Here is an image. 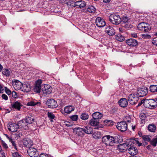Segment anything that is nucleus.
Here are the masks:
<instances>
[{"instance_id": "nucleus-55", "label": "nucleus", "mask_w": 157, "mask_h": 157, "mask_svg": "<svg viewBox=\"0 0 157 157\" xmlns=\"http://www.w3.org/2000/svg\"><path fill=\"white\" fill-rule=\"evenodd\" d=\"M131 36L132 37L136 38L137 37V34L136 33H133L131 34Z\"/></svg>"}, {"instance_id": "nucleus-54", "label": "nucleus", "mask_w": 157, "mask_h": 157, "mask_svg": "<svg viewBox=\"0 0 157 157\" xmlns=\"http://www.w3.org/2000/svg\"><path fill=\"white\" fill-rule=\"evenodd\" d=\"M39 157H48L47 154L41 153L40 154Z\"/></svg>"}, {"instance_id": "nucleus-33", "label": "nucleus", "mask_w": 157, "mask_h": 157, "mask_svg": "<svg viewBox=\"0 0 157 157\" xmlns=\"http://www.w3.org/2000/svg\"><path fill=\"white\" fill-rule=\"evenodd\" d=\"M116 39L120 41H122L125 40V38L124 36H122L120 34H118L115 36Z\"/></svg>"}, {"instance_id": "nucleus-17", "label": "nucleus", "mask_w": 157, "mask_h": 157, "mask_svg": "<svg viewBox=\"0 0 157 157\" xmlns=\"http://www.w3.org/2000/svg\"><path fill=\"white\" fill-rule=\"evenodd\" d=\"M21 106V103L18 101L13 102L11 105V107L12 109H15L18 111L20 110Z\"/></svg>"}, {"instance_id": "nucleus-64", "label": "nucleus", "mask_w": 157, "mask_h": 157, "mask_svg": "<svg viewBox=\"0 0 157 157\" xmlns=\"http://www.w3.org/2000/svg\"><path fill=\"white\" fill-rule=\"evenodd\" d=\"M119 30L120 32H122V28H119Z\"/></svg>"}, {"instance_id": "nucleus-34", "label": "nucleus", "mask_w": 157, "mask_h": 157, "mask_svg": "<svg viewBox=\"0 0 157 157\" xmlns=\"http://www.w3.org/2000/svg\"><path fill=\"white\" fill-rule=\"evenodd\" d=\"M96 11V9L93 6H90L86 9V12L93 13Z\"/></svg>"}, {"instance_id": "nucleus-37", "label": "nucleus", "mask_w": 157, "mask_h": 157, "mask_svg": "<svg viewBox=\"0 0 157 157\" xmlns=\"http://www.w3.org/2000/svg\"><path fill=\"white\" fill-rule=\"evenodd\" d=\"M47 115L48 117L51 119V121H52V119H53L55 118V116L53 113L52 112H48L47 114Z\"/></svg>"}, {"instance_id": "nucleus-11", "label": "nucleus", "mask_w": 157, "mask_h": 157, "mask_svg": "<svg viewBox=\"0 0 157 157\" xmlns=\"http://www.w3.org/2000/svg\"><path fill=\"white\" fill-rule=\"evenodd\" d=\"M130 142L128 143H124L119 145L117 147V149L121 152H124L127 150L129 147Z\"/></svg>"}, {"instance_id": "nucleus-24", "label": "nucleus", "mask_w": 157, "mask_h": 157, "mask_svg": "<svg viewBox=\"0 0 157 157\" xmlns=\"http://www.w3.org/2000/svg\"><path fill=\"white\" fill-rule=\"evenodd\" d=\"M74 131L78 136H83L84 133L83 128L79 127L75 128L74 130Z\"/></svg>"}, {"instance_id": "nucleus-44", "label": "nucleus", "mask_w": 157, "mask_h": 157, "mask_svg": "<svg viewBox=\"0 0 157 157\" xmlns=\"http://www.w3.org/2000/svg\"><path fill=\"white\" fill-rule=\"evenodd\" d=\"M23 144L25 146L29 148L30 147L29 146L31 145L28 142V141L27 140H24L23 141Z\"/></svg>"}, {"instance_id": "nucleus-18", "label": "nucleus", "mask_w": 157, "mask_h": 157, "mask_svg": "<svg viewBox=\"0 0 157 157\" xmlns=\"http://www.w3.org/2000/svg\"><path fill=\"white\" fill-rule=\"evenodd\" d=\"M44 94H49L52 91V88L49 85L45 84L44 85V89L42 90Z\"/></svg>"}, {"instance_id": "nucleus-29", "label": "nucleus", "mask_w": 157, "mask_h": 157, "mask_svg": "<svg viewBox=\"0 0 157 157\" xmlns=\"http://www.w3.org/2000/svg\"><path fill=\"white\" fill-rule=\"evenodd\" d=\"M102 114L99 112H96L92 114L93 117L96 119L99 120L102 117Z\"/></svg>"}, {"instance_id": "nucleus-8", "label": "nucleus", "mask_w": 157, "mask_h": 157, "mask_svg": "<svg viewBox=\"0 0 157 157\" xmlns=\"http://www.w3.org/2000/svg\"><path fill=\"white\" fill-rule=\"evenodd\" d=\"M27 153L31 157H37L39 155L37 150L33 147H29Z\"/></svg>"}, {"instance_id": "nucleus-48", "label": "nucleus", "mask_w": 157, "mask_h": 157, "mask_svg": "<svg viewBox=\"0 0 157 157\" xmlns=\"http://www.w3.org/2000/svg\"><path fill=\"white\" fill-rule=\"evenodd\" d=\"M13 157H22L17 152H15L13 154Z\"/></svg>"}, {"instance_id": "nucleus-10", "label": "nucleus", "mask_w": 157, "mask_h": 157, "mask_svg": "<svg viewBox=\"0 0 157 157\" xmlns=\"http://www.w3.org/2000/svg\"><path fill=\"white\" fill-rule=\"evenodd\" d=\"M42 82V81L40 79H39L36 82L33 88V90L34 92L36 93H40V92L41 90V84Z\"/></svg>"}, {"instance_id": "nucleus-22", "label": "nucleus", "mask_w": 157, "mask_h": 157, "mask_svg": "<svg viewBox=\"0 0 157 157\" xmlns=\"http://www.w3.org/2000/svg\"><path fill=\"white\" fill-rule=\"evenodd\" d=\"M32 86L29 83H26L23 85L21 90L24 92H29L31 89Z\"/></svg>"}, {"instance_id": "nucleus-40", "label": "nucleus", "mask_w": 157, "mask_h": 157, "mask_svg": "<svg viewBox=\"0 0 157 157\" xmlns=\"http://www.w3.org/2000/svg\"><path fill=\"white\" fill-rule=\"evenodd\" d=\"M100 133L98 132H94L92 135L93 138L95 139H98L99 138Z\"/></svg>"}, {"instance_id": "nucleus-62", "label": "nucleus", "mask_w": 157, "mask_h": 157, "mask_svg": "<svg viewBox=\"0 0 157 157\" xmlns=\"http://www.w3.org/2000/svg\"><path fill=\"white\" fill-rule=\"evenodd\" d=\"M3 68L2 66L1 65V64H0V71H1Z\"/></svg>"}, {"instance_id": "nucleus-32", "label": "nucleus", "mask_w": 157, "mask_h": 157, "mask_svg": "<svg viewBox=\"0 0 157 157\" xmlns=\"http://www.w3.org/2000/svg\"><path fill=\"white\" fill-rule=\"evenodd\" d=\"M156 126L153 124H149L148 126V130L151 132H155L156 130Z\"/></svg>"}, {"instance_id": "nucleus-28", "label": "nucleus", "mask_w": 157, "mask_h": 157, "mask_svg": "<svg viewBox=\"0 0 157 157\" xmlns=\"http://www.w3.org/2000/svg\"><path fill=\"white\" fill-rule=\"evenodd\" d=\"M121 137L119 135H117L115 136H113V140L114 144L121 142Z\"/></svg>"}, {"instance_id": "nucleus-51", "label": "nucleus", "mask_w": 157, "mask_h": 157, "mask_svg": "<svg viewBox=\"0 0 157 157\" xmlns=\"http://www.w3.org/2000/svg\"><path fill=\"white\" fill-rule=\"evenodd\" d=\"M12 95L13 98H17V96L16 93L15 91H13L11 93Z\"/></svg>"}, {"instance_id": "nucleus-53", "label": "nucleus", "mask_w": 157, "mask_h": 157, "mask_svg": "<svg viewBox=\"0 0 157 157\" xmlns=\"http://www.w3.org/2000/svg\"><path fill=\"white\" fill-rule=\"evenodd\" d=\"M2 97L3 99L6 100L8 99L7 96L5 94H3L2 95Z\"/></svg>"}, {"instance_id": "nucleus-31", "label": "nucleus", "mask_w": 157, "mask_h": 157, "mask_svg": "<svg viewBox=\"0 0 157 157\" xmlns=\"http://www.w3.org/2000/svg\"><path fill=\"white\" fill-rule=\"evenodd\" d=\"M40 104V102L38 101H37L36 100H32L31 101L27 103V105L28 106H35L37 105H39Z\"/></svg>"}, {"instance_id": "nucleus-36", "label": "nucleus", "mask_w": 157, "mask_h": 157, "mask_svg": "<svg viewBox=\"0 0 157 157\" xmlns=\"http://www.w3.org/2000/svg\"><path fill=\"white\" fill-rule=\"evenodd\" d=\"M150 90L152 92H157V85H151L150 87Z\"/></svg>"}, {"instance_id": "nucleus-16", "label": "nucleus", "mask_w": 157, "mask_h": 157, "mask_svg": "<svg viewBox=\"0 0 157 157\" xmlns=\"http://www.w3.org/2000/svg\"><path fill=\"white\" fill-rule=\"evenodd\" d=\"M74 109V107L69 105L66 106L65 107L63 110L61 109L60 111L62 113H70L71 112L73 111Z\"/></svg>"}, {"instance_id": "nucleus-61", "label": "nucleus", "mask_w": 157, "mask_h": 157, "mask_svg": "<svg viewBox=\"0 0 157 157\" xmlns=\"http://www.w3.org/2000/svg\"><path fill=\"white\" fill-rule=\"evenodd\" d=\"M111 0H103V2L105 3L109 2Z\"/></svg>"}, {"instance_id": "nucleus-47", "label": "nucleus", "mask_w": 157, "mask_h": 157, "mask_svg": "<svg viewBox=\"0 0 157 157\" xmlns=\"http://www.w3.org/2000/svg\"><path fill=\"white\" fill-rule=\"evenodd\" d=\"M126 121H125L124 122H126V123L127 122L129 123H131L133 122V120L131 119V118L127 116L126 117Z\"/></svg>"}, {"instance_id": "nucleus-9", "label": "nucleus", "mask_w": 157, "mask_h": 157, "mask_svg": "<svg viewBox=\"0 0 157 157\" xmlns=\"http://www.w3.org/2000/svg\"><path fill=\"white\" fill-rule=\"evenodd\" d=\"M46 105L48 107L52 109L56 108L58 106L57 101L52 99L48 100Z\"/></svg>"}, {"instance_id": "nucleus-5", "label": "nucleus", "mask_w": 157, "mask_h": 157, "mask_svg": "<svg viewBox=\"0 0 157 157\" xmlns=\"http://www.w3.org/2000/svg\"><path fill=\"white\" fill-rule=\"evenodd\" d=\"M137 94L134 93L130 94L128 97V102L132 105H135L136 104L139 98Z\"/></svg>"}, {"instance_id": "nucleus-21", "label": "nucleus", "mask_w": 157, "mask_h": 157, "mask_svg": "<svg viewBox=\"0 0 157 157\" xmlns=\"http://www.w3.org/2000/svg\"><path fill=\"white\" fill-rule=\"evenodd\" d=\"M105 31L109 36H112L115 34V32L113 28L110 26L106 28Z\"/></svg>"}, {"instance_id": "nucleus-42", "label": "nucleus", "mask_w": 157, "mask_h": 157, "mask_svg": "<svg viewBox=\"0 0 157 157\" xmlns=\"http://www.w3.org/2000/svg\"><path fill=\"white\" fill-rule=\"evenodd\" d=\"M70 118L72 121H76L78 119V116L76 115H73L70 117Z\"/></svg>"}, {"instance_id": "nucleus-30", "label": "nucleus", "mask_w": 157, "mask_h": 157, "mask_svg": "<svg viewBox=\"0 0 157 157\" xmlns=\"http://www.w3.org/2000/svg\"><path fill=\"white\" fill-rule=\"evenodd\" d=\"M99 120H98L96 119L93 118L90 120V124L92 126H96L99 123Z\"/></svg>"}, {"instance_id": "nucleus-45", "label": "nucleus", "mask_w": 157, "mask_h": 157, "mask_svg": "<svg viewBox=\"0 0 157 157\" xmlns=\"http://www.w3.org/2000/svg\"><path fill=\"white\" fill-rule=\"evenodd\" d=\"M141 37L145 39H150L151 36L150 35L148 34H143L141 35Z\"/></svg>"}, {"instance_id": "nucleus-56", "label": "nucleus", "mask_w": 157, "mask_h": 157, "mask_svg": "<svg viewBox=\"0 0 157 157\" xmlns=\"http://www.w3.org/2000/svg\"><path fill=\"white\" fill-rule=\"evenodd\" d=\"M152 43L157 46V38L156 39H154L153 41H152Z\"/></svg>"}, {"instance_id": "nucleus-7", "label": "nucleus", "mask_w": 157, "mask_h": 157, "mask_svg": "<svg viewBox=\"0 0 157 157\" xmlns=\"http://www.w3.org/2000/svg\"><path fill=\"white\" fill-rule=\"evenodd\" d=\"M127 125L126 122L122 121L117 123L116 127L119 130L124 132L127 130Z\"/></svg>"}, {"instance_id": "nucleus-25", "label": "nucleus", "mask_w": 157, "mask_h": 157, "mask_svg": "<svg viewBox=\"0 0 157 157\" xmlns=\"http://www.w3.org/2000/svg\"><path fill=\"white\" fill-rule=\"evenodd\" d=\"M119 104L122 107H125L128 105L127 100L126 98H122L119 101Z\"/></svg>"}, {"instance_id": "nucleus-60", "label": "nucleus", "mask_w": 157, "mask_h": 157, "mask_svg": "<svg viewBox=\"0 0 157 157\" xmlns=\"http://www.w3.org/2000/svg\"><path fill=\"white\" fill-rule=\"evenodd\" d=\"M140 117L143 119H144L145 118V116H144V115H142V114L140 115Z\"/></svg>"}, {"instance_id": "nucleus-57", "label": "nucleus", "mask_w": 157, "mask_h": 157, "mask_svg": "<svg viewBox=\"0 0 157 157\" xmlns=\"http://www.w3.org/2000/svg\"><path fill=\"white\" fill-rule=\"evenodd\" d=\"M3 90L4 89L3 87L0 84V93H3Z\"/></svg>"}, {"instance_id": "nucleus-52", "label": "nucleus", "mask_w": 157, "mask_h": 157, "mask_svg": "<svg viewBox=\"0 0 157 157\" xmlns=\"http://www.w3.org/2000/svg\"><path fill=\"white\" fill-rule=\"evenodd\" d=\"M128 18L127 17H124L122 18V21L123 22H124V23H126L127 22H128Z\"/></svg>"}, {"instance_id": "nucleus-1", "label": "nucleus", "mask_w": 157, "mask_h": 157, "mask_svg": "<svg viewBox=\"0 0 157 157\" xmlns=\"http://www.w3.org/2000/svg\"><path fill=\"white\" fill-rule=\"evenodd\" d=\"M130 142V144L129 145V147L128 148V153L132 155L136 154L138 152L137 149L132 144L133 143V144H136L140 147L142 145V143H140L139 141L138 138L131 139Z\"/></svg>"}, {"instance_id": "nucleus-15", "label": "nucleus", "mask_w": 157, "mask_h": 157, "mask_svg": "<svg viewBox=\"0 0 157 157\" xmlns=\"http://www.w3.org/2000/svg\"><path fill=\"white\" fill-rule=\"evenodd\" d=\"M17 124L20 128H23L25 130L28 129L29 125L25 120H22L18 122Z\"/></svg>"}, {"instance_id": "nucleus-26", "label": "nucleus", "mask_w": 157, "mask_h": 157, "mask_svg": "<svg viewBox=\"0 0 157 157\" xmlns=\"http://www.w3.org/2000/svg\"><path fill=\"white\" fill-rule=\"evenodd\" d=\"M83 128L84 133L90 134L93 133V129L90 126L85 127Z\"/></svg>"}, {"instance_id": "nucleus-35", "label": "nucleus", "mask_w": 157, "mask_h": 157, "mask_svg": "<svg viewBox=\"0 0 157 157\" xmlns=\"http://www.w3.org/2000/svg\"><path fill=\"white\" fill-rule=\"evenodd\" d=\"M2 73L3 75H5L6 76H9L10 74V71L7 69H3Z\"/></svg>"}, {"instance_id": "nucleus-23", "label": "nucleus", "mask_w": 157, "mask_h": 157, "mask_svg": "<svg viewBox=\"0 0 157 157\" xmlns=\"http://www.w3.org/2000/svg\"><path fill=\"white\" fill-rule=\"evenodd\" d=\"M128 45L131 46H135L137 45L138 42L137 40L133 39H130L126 41Z\"/></svg>"}, {"instance_id": "nucleus-46", "label": "nucleus", "mask_w": 157, "mask_h": 157, "mask_svg": "<svg viewBox=\"0 0 157 157\" xmlns=\"http://www.w3.org/2000/svg\"><path fill=\"white\" fill-rule=\"evenodd\" d=\"M15 135L16 136L17 138H20L22 136V132L18 131L17 132H16V133H15Z\"/></svg>"}, {"instance_id": "nucleus-20", "label": "nucleus", "mask_w": 157, "mask_h": 157, "mask_svg": "<svg viewBox=\"0 0 157 157\" xmlns=\"http://www.w3.org/2000/svg\"><path fill=\"white\" fill-rule=\"evenodd\" d=\"M75 6H77V8H82L86 6V2L82 0H80L75 2L74 3Z\"/></svg>"}, {"instance_id": "nucleus-63", "label": "nucleus", "mask_w": 157, "mask_h": 157, "mask_svg": "<svg viewBox=\"0 0 157 157\" xmlns=\"http://www.w3.org/2000/svg\"><path fill=\"white\" fill-rule=\"evenodd\" d=\"M112 121H110V120H106L105 121V122H112Z\"/></svg>"}, {"instance_id": "nucleus-13", "label": "nucleus", "mask_w": 157, "mask_h": 157, "mask_svg": "<svg viewBox=\"0 0 157 157\" xmlns=\"http://www.w3.org/2000/svg\"><path fill=\"white\" fill-rule=\"evenodd\" d=\"M12 84L16 90H18L20 89H22L23 84L19 81L17 80H14L12 81Z\"/></svg>"}, {"instance_id": "nucleus-49", "label": "nucleus", "mask_w": 157, "mask_h": 157, "mask_svg": "<svg viewBox=\"0 0 157 157\" xmlns=\"http://www.w3.org/2000/svg\"><path fill=\"white\" fill-rule=\"evenodd\" d=\"M2 144L3 147L7 149L8 148V146L7 144L5 143V142L4 141H2Z\"/></svg>"}, {"instance_id": "nucleus-41", "label": "nucleus", "mask_w": 157, "mask_h": 157, "mask_svg": "<svg viewBox=\"0 0 157 157\" xmlns=\"http://www.w3.org/2000/svg\"><path fill=\"white\" fill-rule=\"evenodd\" d=\"M142 138L143 140L145 141H150L151 140V139L149 136L147 135H144L142 136Z\"/></svg>"}, {"instance_id": "nucleus-19", "label": "nucleus", "mask_w": 157, "mask_h": 157, "mask_svg": "<svg viewBox=\"0 0 157 157\" xmlns=\"http://www.w3.org/2000/svg\"><path fill=\"white\" fill-rule=\"evenodd\" d=\"M19 128L18 125L15 123H13L10 124L8 129L9 131L12 132H16Z\"/></svg>"}, {"instance_id": "nucleus-14", "label": "nucleus", "mask_w": 157, "mask_h": 157, "mask_svg": "<svg viewBox=\"0 0 157 157\" xmlns=\"http://www.w3.org/2000/svg\"><path fill=\"white\" fill-rule=\"evenodd\" d=\"M96 25L99 27H102L106 25L104 19L101 17H98L95 20Z\"/></svg>"}, {"instance_id": "nucleus-58", "label": "nucleus", "mask_w": 157, "mask_h": 157, "mask_svg": "<svg viewBox=\"0 0 157 157\" xmlns=\"http://www.w3.org/2000/svg\"><path fill=\"white\" fill-rule=\"evenodd\" d=\"M4 135L6 136V137L9 140V141L10 140V139H12V138L10 137H9L7 134H4Z\"/></svg>"}, {"instance_id": "nucleus-27", "label": "nucleus", "mask_w": 157, "mask_h": 157, "mask_svg": "<svg viewBox=\"0 0 157 157\" xmlns=\"http://www.w3.org/2000/svg\"><path fill=\"white\" fill-rule=\"evenodd\" d=\"M25 120L28 124H31L34 121V118L31 115L29 114L26 117Z\"/></svg>"}, {"instance_id": "nucleus-12", "label": "nucleus", "mask_w": 157, "mask_h": 157, "mask_svg": "<svg viewBox=\"0 0 157 157\" xmlns=\"http://www.w3.org/2000/svg\"><path fill=\"white\" fill-rule=\"evenodd\" d=\"M148 89L146 87L140 88L138 90L137 94L140 97L145 96L148 93Z\"/></svg>"}, {"instance_id": "nucleus-6", "label": "nucleus", "mask_w": 157, "mask_h": 157, "mask_svg": "<svg viewBox=\"0 0 157 157\" xmlns=\"http://www.w3.org/2000/svg\"><path fill=\"white\" fill-rule=\"evenodd\" d=\"M102 141L106 146H112L114 145L113 136L109 135L104 136L102 138Z\"/></svg>"}, {"instance_id": "nucleus-2", "label": "nucleus", "mask_w": 157, "mask_h": 157, "mask_svg": "<svg viewBox=\"0 0 157 157\" xmlns=\"http://www.w3.org/2000/svg\"><path fill=\"white\" fill-rule=\"evenodd\" d=\"M142 104H143L146 108H148L155 109L157 107V102L156 100L153 99L142 100L141 102L138 103V106H140Z\"/></svg>"}, {"instance_id": "nucleus-4", "label": "nucleus", "mask_w": 157, "mask_h": 157, "mask_svg": "<svg viewBox=\"0 0 157 157\" xmlns=\"http://www.w3.org/2000/svg\"><path fill=\"white\" fill-rule=\"evenodd\" d=\"M109 20L114 25H118L121 21V19L120 16L115 14H111L109 17Z\"/></svg>"}, {"instance_id": "nucleus-50", "label": "nucleus", "mask_w": 157, "mask_h": 157, "mask_svg": "<svg viewBox=\"0 0 157 157\" xmlns=\"http://www.w3.org/2000/svg\"><path fill=\"white\" fill-rule=\"evenodd\" d=\"M5 91L6 93L8 95L11 94V91L10 90L8 89L6 87H5Z\"/></svg>"}, {"instance_id": "nucleus-39", "label": "nucleus", "mask_w": 157, "mask_h": 157, "mask_svg": "<svg viewBox=\"0 0 157 157\" xmlns=\"http://www.w3.org/2000/svg\"><path fill=\"white\" fill-rule=\"evenodd\" d=\"M9 141L11 143L12 146L14 148L17 150V145L15 143V141L12 139H10Z\"/></svg>"}, {"instance_id": "nucleus-38", "label": "nucleus", "mask_w": 157, "mask_h": 157, "mask_svg": "<svg viewBox=\"0 0 157 157\" xmlns=\"http://www.w3.org/2000/svg\"><path fill=\"white\" fill-rule=\"evenodd\" d=\"M89 118V115L85 113H82L81 115V119L84 120L87 119Z\"/></svg>"}, {"instance_id": "nucleus-43", "label": "nucleus", "mask_w": 157, "mask_h": 157, "mask_svg": "<svg viewBox=\"0 0 157 157\" xmlns=\"http://www.w3.org/2000/svg\"><path fill=\"white\" fill-rule=\"evenodd\" d=\"M151 144L154 146H155L157 143V138L153 139L151 142Z\"/></svg>"}, {"instance_id": "nucleus-59", "label": "nucleus", "mask_w": 157, "mask_h": 157, "mask_svg": "<svg viewBox=\"0 0 157 157\" xmlns=\"http://www.w3.org/2000/svg\"><path fill=\"white\" fill-rule=\"evenodd\" d=\"M130 125L132 127V129L133 130L135 131V125H132L131 123V124H130Z\"/></svg>"}, {"instance_id": "nucleus-3", "label": "nucleus", "mask_w": 157, "mask_h": 157, "mask_svg": "<svg viewBox=\"0 0 157 157\" xmlns=\"http://www.w3.org/2000/svg\"><path fill=\"white\" fill-rule=\"evenodd\" d=\"M138 29L139 30L143 32L148 33L150 30L151 28L149 24L145 22H142L138 25Z\"/></svg>"}]
</instances>
